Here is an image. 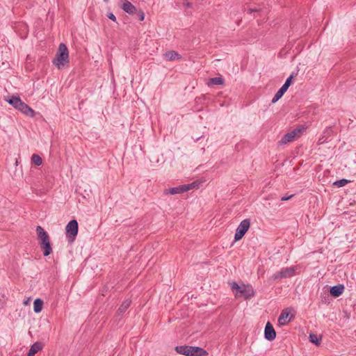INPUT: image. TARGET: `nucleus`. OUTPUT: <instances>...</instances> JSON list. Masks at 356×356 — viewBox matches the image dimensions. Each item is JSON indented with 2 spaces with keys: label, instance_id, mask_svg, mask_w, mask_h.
<instances>
[{
  "label": "nucleus",
  "instance_id": "1a4fd4ad",
  "mask_svg": "<svg viewBox=\"0 0 356 356\" xmlns=\"http://www.w3.org/2000/svg\"><path fill=\"white\" fill-rule=\"evenodd\" d=\"M78 222L76 220H70L65 227L66 236L73 241L78 234Z\"/></svg>",
  "mask_w": 356,
  "mask_h": 356
},
{
  "label": "nucleus",
  "instance_id": "9d476101",
  "mask_svg": "<svg viewBox=\"0 0 356 356\" xmlns=\"http://www.w3.org/2000/svg\"><path fill=\"white\" fill-rule=\"evenodd\" d=\"M293 77L294 75L291 74L290 76L286 80L284 85L280 88V90L275 93V96L273 97L272 99L273 103H275L283 96V95L288 90L289 87L291 86Z\"/></svg>",
  "mask_w": 356,
  "mask_h": 356
},
{
  "label": "nucleus",
  "instance_id": "7ed1b4c3",
  "mask_svg": "<svg viewBox=\"0 0 356 356\" xmlns=\"http://www.w3.org/2000/svg\"><path fill=\"white\" fill-rule=\"evenodd\" d=\"M36 232L41 248L43 250L44 256H48L51 253V246L47 233L40 226H37Z\"/></svg>",
  "mask_w": 356,
  "mask_h": 356
},
{
  "label": "nucleus",
  "instance_id": "a211bd4d",
  "mask_svg": "<svg viewBox=\"0 0 356 356\" xmlns=\"http://www.w3.org/2000/svg\"><path fill=\"white\" fill-rule=\"evenodd\" d=\"M5 100L16 109L18 108L19 104L22 102L21 99L16 96H12L10 98H6Z\"/></svg>",
  "mask_w": 356,
  "mask_h": 356
},
{
  "label": "nucleus",
  "instance_id": "7c9ffc66",
  "mask_svg": "<svg viewBox=\"0 0 356 356\" xmlns=\"http://www.w3.org/2000/svg\"><path fill=\"white\" fill-rule=\"evenodd\" d=\"M29 299L26 300V301H24V304L26 305H28L29 304Z\"/></svg>",
  "mask_w": 356,
  "mask_h": 356
},
{
  "label": "nucleus",
  "instance_id": "5701e85b",
  "mask_svg": "<svg viewBox=\"0 0 356 356\" xmlns=\"http://www.w3.org/2000/svg\"><path fill=\"white\" fill-rule=\"evenodd\" d=\"M309 341L310 342H312V343H314V344H316L317 346L319 345L320 339H319V338L318 337V336L316 334L311 333L309 334Z\"/></svg>",
  "mask_w": 356,
  "mask_h": 356
},
{
  "label": "nucleus",
  "instance_id": "a878e982",
  "mask_svg": "<svg viewBox=\"0 0 356 356\" xmlns=\"http://www.w3.org/2000/svg\"><path fill=\"white\" fill-rule=\"evenodd\" d=\"M138 17H139V20L140 21H143L144 19H145V14L143 11H140V13H138Z\"/></svg>",
  "mask_w": 356,
  "mask_h": 356
},
{
  "label": "nucleus",
  "instance_id": "0eeeda50",
  "mask_svg": "<svg viewBox=\"0 0 356 356\" xmlns=\"http://www.w3.org/2000/svg\"><path fill=\"white\" fill-rule=\"evenodd\" d=\"M296 270V267L293 266L282 268L280 270L274 273L272 275L271 279L276 280L282 278L291 277L295 275Z\"/></svg>",
  "mask_w": 356,
  "mask_h": 356
},
{
  "label": "nucleus",
  "instance_id": "f257e3e1",
  "mask_svg": "<svg viewBox=\"0 0 356 356\" xmlns=\"http://www.w3.org/2000/svg\"><path fill=\"white\" fill-rule=\"evenodd\" d=\"M52 62L59 70L63 68L65 65L69 63V51L65 44L61 43L59 44L56 57Z\"/></svg>",
  "mask_w": 356,
  "mask_h": 356
},
{
  "label": "nucleus",
  "instance_id": "f03ea898",
  "mask_svg": "<svg viewBox=\"0 0 356 356\" xmlns=\"http://www.w3.org/2000/svg\"><path fill=\"white\" fill-rule=\"evenodd\" d=\"M230 286L236 298L244 297L245 299H249L254 295L253 288L249 284L238 285L236 282H232Z\"/></svg>",
  "mask_w": 356,
  "mask_h": 356
},
{
  "label": "nucleus",
  "instance_id": "412c9836",
  "mask_svg": "<svg viewBox=\"0 0 356 356\" xmlns=\"http://www.w3.org/2000/svg\"><path fill=\"white\" fill-rule=\"evenodd\" d=\"M223 83H224V79L222 77L211 78L207 82L208 86L222 85Z\"/></svg>",
  "mask_w": 356,
  "mask_h": 356
},
{
  "label": "nucleus",
  "instance_id": "423d86ee",
  "mask_svg": "<svg viewBox=\"0 0 356 356\" xmlns=\"http://www.w3.org/2000/svg\"><path fill=\"white\" fill-rule=\"evenodd\" d=\"M199 185L200 183H198L197 181H193L188 184H184L177 187L170 188L168 190V191H165V193H169L171 195L180 194L194 188H198Z\"/></svg>",
  "mask_w": 356,
  "mask_h": 356
},
{
  "label": "nucleus",
  "instance_id": "c756f323",
  "mask_svg": "<svg viewBox=\"0 0 356 356\" xmlns=\"http://www.w3.org/2000/svg\"><path fill=\"white\" fill-rule=\"evenodd\" d=\"M254 11H257V10H253V9H249V10H248V12H249L250 13H252V12H254Z\"/></svg>",
  "mask_w": 356,
  "mask_h": 356
},
{
  "label": "nucleus",
  "instance_id": "b1692460",
  "mask_svg": "<svg viewBox=\"0 0 356 356\" xmlns=\"http://www.w3.org/2000/svg\"><path fill=\"white\" fill-rule=\"evenodd\" d=\"M348 182H350L349 180H347L346 179H342L339 181H337L334 183V185L337 187H342L346 186Z\"/></svg>",
  "mask_w": 356,
  "mask_h": 356
},
{
  "label": "nucleus",
  "instance_id": "6e6552de",
  "mask_svg": "<svg viewBox=\"0 0 356 356\" xmlns=\"http://www.w3.org/2000/svg\"><path fill=\"white\" fill-rule=\"evenodd\" d=\"M250 226V221L249 219H245L241 222L238 226L236 233L234 235L235 241H239L241 239L247 231L249 229Z\"/></svg>",
  "mask_w": 356,
  "mask_h": 356
},
{
  "label": "nucleus",
  "instance_id": "cd10ccee",
  "mask_svg": "<svg viewBox=\"0 0 356 356\" xmlns=\"http://www.w3.org/2000/svg\"><path fill=\"white\" fill-rule=\"evenodd\" d=\"M293 195H290V196H287V197H282L281 198V200L282 201H286L288 200H289Z\"/></svg>",
  "mask_w": 356,
  "mask_h": 356
},
{
  "label": "nucleus",
  "instance_id": "c85d7f7f",
  "mask_svg": "<svg viewBox=\"0 0 356 356\" xmlns=\"http://www.w3.org/2000/svg\"><path fill=\"white\" fill-rule=\"evenodd\" d=\"M330 131V129H327L324 131V134H328Z\"/></svg>",
  "mask_w": 356,
  "mask_h": 356
},
{
  "label": "nucleus",
  "instance_id": "9b49d317",
  "mask_svg": "<svg viewBox=\"0 0 356 356\" xmlns=\"http://www.w3.org/2000/svg\"><path fill=\"white\" fill-rule=\"evenodd\" d=\"M291 310V309L286 308L282 312L280 316L278 318V323L280 325H285L291 321V318H293V314H290Z\"/></svg>",
  "mask_w": 356,
  "mask_h": 356
},
{
  "label": "nucleus",
  "instance_id": "aec40b11",
  "mask_svg": "<svg viewBox=\"0 0 356 356\" xmlns=\"http://www.w3.org/2000/svg\"><path fill=\"white\" fill-rule=\"evenodd\" d=\"M131 305V300H124L121 305L120 306L118 312L119 314H122L125 312V311L129 308Z\"/></svg>",
  "mask_w": 356,
  "mask_h": 356
},
{
  "label": "nucleus",
  "instance_id": "2eb2a0df",
  "mask_svg": "<svg viewBox=\"0 0 356 356\" xmlns=\"http://www.w3.org/2000/svg\"><path fill=\"white\" fill-rule=\"evenodd\" d=\"M344 291V286L342 284H338L331 287L330 293L334 297H339Z\"/></svg>",
  "mask_w": 356,
  "mask_h": 356
},
{
  "label": "nucleus",
  "instance_id": "2f4dec72",
  "mask_svg": "<svg viewBox=\"0 0 356 356\" xmlns=\"http://www.w3.org/2000/svg\"><path fill=\"white\" fill-rule=\"evenodd\" d=\"M185 4L187 6H190V5H191L190 3L188 1H186Z\"/></svg>",
  "mask_w": 356,
  "mask_h": 356
},
{
  "label": "nucleus",
  "instance_id": "f3484780",
  "mask_svg": "<svg viewBox=\"0 0 356 356\" xmlns=\"http://www.w3.org/2000/svg\"><path fill=\"white\" fill-rule=\"evenodd\" d=\"M164 56H165V58L169 61L179 60L181 58L180 55L175 51H170L166 52L164 54Z\"/></svg>",
  "mask_w": 356,
  "mask_h": 356
},
{
  "label": "nucleus",
  "instance_id": "ddd939ff",
  "mask_svg": "<svg viewBox=\"0 0 356 356\" xmlns=\"http://www.w3.org/2000/svg\"><path fill=\"white\" fill-rule=\"evenodd\" d=\"M120 7L126 13L129 14H134L136 11V7L127 0L120 1Z\"/></svg>",
  "mask_w": 356,
  "mask_h": 356
},
{
  "label": "nucleus",
  "instance_id": "dca6fc26",
  "mask_svg": "<svg viewBox=\"0 0 356 356\" xmlns=\"http://www.w3.org/2000/svg\"><path fill=\"white\" fill-rule=\"evenodd\" d=\"M42 348V345L40 343L36 342L31 346L26 356H34L38 352L41 350Z\"/></svg>",
  "mask_w": 356,
  "mask_h": 356
},
{
  "label": "nucleus",
  "instance_id": "6ab92c4d",
  "mask_svg": "<svg viewBox=\"0 0 356 356\" xmlns=\"http://www.w3.org/2000/svg\"><path fill=\"white\" fill-rule=\"evenodd\" d=\"M43 307V301L38 298L33 302V310L35 313H39L42 311Z\"/></svg>",
  "mask_w": 356,
  "mask_h": 356
},
{
  "label": "nucleus",
  "instance_id": "bb28decb",
  "mask_svg": "<svg viewBox=\"0 0 356 356\" xmlns=\"http://www.w3.org/2000/svg\"><path fill=\"white\" fill-rule=\"evenodd\" d=\"M107 16L110 19H111L114 22L116 21V17L113 13H108Z\"/></svg>",
  "mask_w": 356,
  "mask_h": 356
},
{
  "label": "nucleus",
  "instance_id": "4be33fe9",
  "mask_svg": "<svg viewBox=\"0 0 356 356\" xmlns=\"http://www.w3.org/2000/svg\"><path fill=\"white\" fill-rule=\"evenodd\" d=\"M31 161L35 165L38 166L40 165L42 163V158L38 154H33Z\"/></svg>",
  "mask_w": 356,
  "mask_h": 356
},
{
  "label": "nucleus",
  "instance_id": "4468645a",
  "mask_svg": "<svg viewBox=\"0 0 356 356\" xmlns=\"http://www.w3.org/2000/svg\"><path fill=\"white\" fill-rule=\"evenodd\" d=\"M19 111H21L22 113L25 114L27 116L29 117H34L35 115V111L29 107L27 104H26L24 102L22 101V102L19 104V107L17 108Z\"/></svg>",
  "mask_w": 356,
  "mask_h": 356
},
{
  "label": "nucleus",
  "instance_id": "f8f14e48",
  "mask_svg": "<svg viewBox=\"0 0 356 356\" xmlns=\"http://www.w3.org/2000/svg\"><path fill=\"white\" fill-rule=\"evenodd\" d=\"M264 335L265 338L268 341H273L275 339L276 332L273 325L269 322H268L266 325Z\"/></svg>",
  "mask_w": 356,
  "mask_h": 356
},
{
  "label": "nucleus",
  "instance_id": "393cba45",
  "mask_svg": "<svg viewBox=\"0 0 356 356\" xmlns=\"http://www.w3.org/2000/svg\"><path fill=\"white\" fill-rule=\"evenodd\" d=\"M327 140V138L325 136H323L322 137H321L319 139H318V143L319 144H323Z\"/></svg>",
  "mask_w": 356,
  "mask_h": 356
},
{
  "label": "nucleus",
  "instance_id": "39448f33",
  "mask_svg": "<svg viewBox=\"0 0 356 356\" xmlns=\"http://www.w3.org/2000/svg\"><path fill=\"white\" fill-rule=\"evenodd\" d=\"M305 127L303 126L299 127L293 131L284 134L282 139L280 140L279 143L280 145H285L288 143L292 142L296 139L300 137L302 134L305 131Z\"/></svg>",
  "mask_w": 356,
  "mask_h": 356
},
{
  "label": "nucleus",
  "instance_id": "20e7f679",
  "mask_svg": "<svg viewBox=\"0 0 356 356\" xmlns=\"http://www.w3.org/2000/svg\"><path fill=\"white\" fill-rule=\"evenodd\" d=\"M177 353L186 356H203L207 354V351L200 347L180 346L175 348Z\"/></svg>",
  "mask_w": 356,
  "mask_h": 356
}]
</instances>
